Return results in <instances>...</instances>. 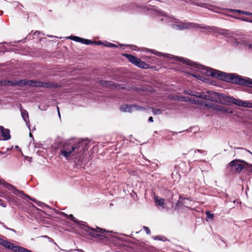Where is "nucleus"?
<instances>
[{
  "label": "nucleus",
  "mask_w": 252,
  "mask_h": 252,
  "mask_svg": "<svg viewBox=\"0 0 252 252\" xmlns=\"http://www.w3.org/2000/svg\"><path fill=\"white\" fill-rule=\"evenodd\" d=\"M181 165H182L183 166H186L187 167V164L186 163V162H183L181 163Z\"/></svg>",
  "instance_id": "obj_50"
},
{
  "label": "nucleus",
  "mask_w": 252,
  "mask_h": 252,
  "mask_svg": "<svg viewBox=\"0 0 252 252\" xmlns=\"http://www.w3.org/2000/svg\"><path fill=\"white\" fill-rule=\"evenodd\" d=\"M91 140L89 139H82L80 140V148H81V150H83L82 154L86 155L88 149L90 146Z\"/></svg>",
  "instance_id": "obj_10"
},
{
  "label": "nucleus",
  "mask_w": 252,
  "mask_h": 252,
  "mask_svg": "<svg viewBox=\"0 0 252 252\" xmlns=\"http://www.w3.org/2000/svg\"><path fill=\"white\" fill-rule=\"evenodd\" d=\"M0 205L3 207H5L6 206V203L1 199H0Z\"/></svg>",
  "instance_id": "obj_38"
},
{
  "label": "nucleus",
  "mask_w": 252,
  "mask_h": 252,
  "mask_svg": "<svg viewBox=\"0 0 252 252\" xmlns=\"http://www.w3.org/2000/svg\"><path fill=\"white\" fill-rule=\"evenodd\" d=\"M225 112L228 113H231L232 112V111L230 109L226 107Z\"/></svg>",
  "instance_id": "obj_42"
},
{
  "label": "nucleus",
  "mask_w": 252,
  "mask_h": 252,
  "mask_svg": "<svg viewBox=\"0 0 252 252\" xmlns=\"http://www.w3.org/2000/svg\"><path fill=\"white\" fill-rule=\"evenodd\" d=\"M152 112L154 113V114L157 115V114H160L162 113V110L159 109H156L154 108H152Z\"/></svg>",
  "instance_id": "obj_30"
},
{
  "label": "nucleus",
  "mask_w": 252,
  "mask_h": 252,
  "mask_svg": "<svg viewBox=\"0 0 252 252\" xmlns=\"http://www.w3.org/2000/svg\"><path fill=\"white\" fill-rule=\"evenodd\" d=\"M183 63L188 64L189 66H192L193 67L198 68V69H202V66L201 65L199 64H198L195 62H193L189 60L188 59H182V60H180Z\"/></svg>",
  "instance_id": "obj_13"
},
{
  "label": "nucleus",
  "mask_w": 252,
  "mask_h": 252,
  "mask_svg": "<svg viewBox=\"0 0 252 252\" xmlns=\"http://www.w3.org/2000/svg\"><path fill=\"white\" fill-rule=\"evenodd\" d=\"M245 160L235 159L230 161L226 166L225 172L227 175H231L234 173H240L245 169Z\"/></svg>",
  "instance_id": "obj_3"
},
{
  "label": "nucleus",
  "mask_w": 252,
  "mask_h": 252,
  "mask_svg": "<svg viewBox=\"0 0 252 252\" xmlns=\"http://www.w3.org/2000/svg\"><path fill=\"white\" fill-rule=\"evenodd\" d=\"M155 239H157V240H162V239L161 238V236H157L156 238H155Z\"/></svg>",
  "instance_id": "obj_49"
},
{
  "label": "nucleus",
  "mask_w": 252,
  "mask_h": 252,
  "mask_svg": "<svg viewBox=\"0 0 252 252\" xmlns=\"http://www.w3.org/2000/svg\"><path fill=\"white\" fill-rule=\"evenodd\" d=\"M242 20L244 21L249 22L252 23V20H250L249 18H243Z\"/></svg>",
  "instance_id": "obj_41"
},
{
  "label": "nucleus",
  "mask_w": 252,
  "mask_h": 252,
  "mask_svg": "<svg viewBox=\"0 0 252 252\" xmlns=\"http://www.w3.org/2000/svg\"><path fill=\"white\" fill-rule=\"evenodd\" d=\"M148 121L150 122H153L154 121L153 118L152 117H150L149 118Z\"/></svg>",
  "instance_id": "obj_48"
},
{
  "label": "nucleus",
  "mask_w": 252,
  "mask_h": 252,
  "mask_svg": "<svg viewBox=\"0 0 252 252\" xmlns=\"http://www.w3.org/2000/svg\"><path fill=\"white\" fill-rule=\"evenodd\" d=\"M218 95L217 97V101H218V99H220V101L222 100L224 101L226 104L230 105L231 104H233L239 106H242L247 108L248 101H243L241 99H237L233 97L227 96L224 94L218 93Z\"/></svg>",
  "instance_id": "obj_4"
},
{
  "label": "nucleus",
  "mask_w": 252,
  "mask_h": 252,
  "mask_svg": "<svg viewBox=\"0 0 252 252\" xmlns=\"http://www.w3.org/2000/svg\"><path fill=\"white\" fill-rule=\"evenodd\" d=\"M76 149L77 147L75 145L71 142H66L64 143L61 148L60 155L67 158Z\"/></svg>",
  "instance_id": "obj_8"
},
{
  "label": "nucleus",
  "mask_w": 252,
  "mask_h": 252,
  "mask_svg": "<svg viewBox=\"0 0 252 252\" xmlns=\"http://www.w3.org/2000/svg\"><path fill=\"white\" fill-rule=\"evenodd\" d=\"M6 199L10 203H15V197L14 196H8L6 197Z\"/></svg>",
  "instance_id": "obj_29"
},
{
  "label": "nucleus",
  "mask_w": 252,
  "mask_h": 252,
  "mask_svg": "<svg viewBox=\"0 0 252 252\" xmlns=\"http://www.w3.org/2000/svg\"><path fill=\"white\" fill-rule=\"evenodd\" d=\"M179 199L182 200V201L184 199H186V198L183 197V195L182 194L179 195Z\"/></svg>",
  "instance_id": "obj_47"
},
{
  "label": "nucleus",
  "mask_w": 252,
  "mask_h": 252,
  "mask_svg": "<svg viewBox=\"0 0 252 252\" xmlns=\"http://www.w3.org/2000/svg\"><path fill=\"white\" fill-rule=\"evenodd\" d=\"M57 108H58V111L59 114L60 115V111H59V107H58Z\"/></svg>",
  "instance_id": "obj_53"
},
{
  "label": "nucleus",
  "mask_w": 252,
  "mask_h": 252,
  "mask_svg": "<svg viewBox=\"0 0 252 252\" xmlns=\"http://www.w3.org/2000/svg\"><path fill=\"white\" fill-rule=\"evenodd\" d=\"M80 252H84L82 250L80 249L79 250Z\"/></svg>",
  "instance_id": "obj_54"
},
{
  "label": "nucleus",
  "mask_w": 252,
  "mask_h": 252,
  "mask_svg": "<svg viewBox=\"0 0 252 252\" xmlns=\"http://www.w3.org/2000/svg\"><path fill=\"white\" fill-rule=\"evenodd\" d=\"M21 110V116L23 119L24 120L25 122L27 123L28 122H29V114L27 110L22 109Z\"/></svg>",
  "instance_id": "obj_17"
},
{
  "label": "nucleus",
  "mask_w": 252,
  "mask_h": 252,
  "mask_svg": "<svg viewBox=\"0 0 252 252\" xmlns=\"http://www.w3.org/2000/svg\"><path fill=\"white\" fill-rule=\"evenodd\" d=\"M190 2H191V3L192 4V5H197V6H201V7H206V8H209L208 7V5H207L206 4H205V3H197L196 2H195L194 1H189Z\"/></svg>",
  "instance_id": "obj_25"
},
{
  "label": "nucleus",
  "mask_w": 252,
  "mask_h": 252,
  "mask_svg": "<svg viewBox=\"0 0 252 252\" xmlns=\"http://www.w3.org/2000/svg\"><path fill=\"white\" fill-rule=\"evenodd\" d=\"M226 107H225L220 106H219V108H218V110L223 112H225V111L226 110Z\"/></svg>",
  "instance_id": "obj_37"
},
{
  "label": "nucleus",
  "mask_w": 252,
  "mask_h": 252,
  "mask_svg": "<svg viewBox=\"0 0 252 252\" xmlns=\"http://www.w3.org/2000/svg\"><path fill=\"white\" fill-rule=\"evenodd\" d=\"M4 187L10 190H12V192L15 194L16 195H19V196L21 197L22 195H24L26 197L32 200L33 199L31 198V197L28 194H26L24 193V192L22 190H20L17 189H16L13 185L10 184L9 183H5Z\"/></svg>",
  "instance_id": "obj_9"
},
{
  "label": "nucleus",
  "mask_w": 252,
  "mask_h": 252,
  "mask_svg": "<svg viewBox=\"0 0 252 252\" xmlns=\"http://www.w3.org/2000/svg\"><path fill=\"white\" fill-rule=\"evenodd\" d=\"M247 108H252V103L248 102Z\"/></svg>",
  "instance_id": "obj_43"
},
{
  "label": "nucleus",
  "mask_w": 252,
  "mask_h": 252,
  "mask_svg": "<svg viewBox=\"0 0 252 252\" xmlns=\"http://www.w3.org/2000/svg\"><path fill=\"white\" fill-rule=\"evenodd\" d=\"M27 249L19 246H15L13 252H25Z\"/></svg>",
  "instance_id": "obj_23"
},
{
  "label": "nucleus",
  "mask_w": 252,
  "mask_h": 252,
  "mask_svg": "<svg viewBox=\"0 0 252 252\" xmlns=\"http://www.w3.org/2000/svg\"><path fill=\"white\" fill-rule=\"evenodd\" d=\"M176 28L178 30H183V29H189V28H198L200 29H205L206 30H211V31H214L216 29V27L212 26V27H209V26H202L201 25H199L197 23H190V22H188V23H181L180 24H178L176 25Z\"/></svg>",
  "instance_id": "obj_5"
},
{
  "label": "nucleus",
  "mask_w": 252,
  "mask_h": 252,
  "mask_svg": "<svg viewBox=\"0 0 252 252\" xmlns=\"http://www.w3.org/2000/svg\"><path fill=\"white\" fill-rule=\"evenodd\" d=\"M0 131L1 133V136L4 140H8L10 139L11 136L10 135L9 129L4 128L2 126H0Z\"/></svg>",
  "instance_id": "obj_14"
},
{
  "label": "nucleus",
  "mask_w": 252,
  "mask_h": 252,
  "mask_svg": "<svg viewBox=\"0 0 252 252\" xmlns=\"http://www.w3.org/2000/svg\"><path fill=\"white\" fill-rule=\"evenodd\" d=\"M68 38L74 40L76 42H79V36H70L68 37Z\"/></svg>",
  "instance_id": "obj_32"
},
{
  "label": "nucleus",
  "mask_w": 252,
  "mask_h": 252,
  "mask_svg": "<svg viewBox=\"0 0 252 252\" xmlns=\"http://www.w3.org/2000/svg\"><path fill=\"white\" fill-rule=\"evenodd\" d=\"M185 203V202L183 201L178 200L175 204V209H178L180 206L184 205Z\"/></svg>",
  "instance_id": "obj_28"
},
{
  "label": "nucleus",
  "mask_w": 252,
  "mask_h": 252,
  "mask_svg": "<svg viewBox=\"0 0 252 252\" xmlns=\"http://www.w3.org/2000/svg\"><path fill=\"white\" fill-rule=\"evenodd\" d=\"M57 87V85L55 84L52 82H44L43 88H56Z\"/></svg>",
  "instance_id": "obj_24"
},
{
  "label": "nucleus",
  "mask_w": 252,
  "mask_h": 252,
  "mask_svg": "<svg viewBox=\"0 0 252 252\" xmlns=\"http://www.w3.org/2000/svg\"><path fill=\"white\" fill-rule=\"evenodd\" d=\"M123 56L125 57L129 62L134 64L135 65L143 68H149V65L146 63L145 62L141 61L140 59L136 57L135 56L128 54H123Z\"/></svg>",
  "instance_id": "obj_6"
},
{
  "label": "nucleus",
  "mask_w": 252,
  "mask_h": 252,
  "mask_svg": "<svg viewBox=\"0 0 252 252\" xmlns=\"http://www.w3.org/2000/svg\"><path fill=\"white\" fill-rule=\"evenodd\" d=\"M5 240L0 238V245L3 246L4 243H5Z\"/></svg>",
  "instance_id": "obj_40"
},
{
  "label": "nucleus",
  "mask_w": 252,
  "mask_h": 252,
  "mask_svg": "<svg viewBox=\"0 0 252 252\" xmlns=\"http://www.w3.org/2000/svg\"><path fill=\"white\" fill-rule=\"evenodd\" d=\"M193 76L196 77L199 80H201L202 77L199 75H195L193 74Z\"/></svg>",
  "instance_id": "obj_46"
},
{
  "label": "nucleus",
  "mask_w": 252,
  "mask_h": 252,
  "mask_svg": "<svg viewBox=\"0 0 252 252\" xmlns=\"http://www.w3.org/2000/svg\"><path fill=\"white\" fill-rule=\"evenodd\" d=\"M197 151L199 152V153H203L204 151H202V150H197Z\"/></svg>",
  "instance_id": "obj_51"
},
{
  "label": "nucleus",
  "mask_w": 252,
  "mask_h": 252,
  "mask_svg": "<svg viewBox=\"0 0 252 252\" xmlns=\"http://www.w3.org/2000/svg\"><path fill=\"white\" fill-rule=\"evenodd\" d=\"M83 222V221H80V235L84 237L85 236H91L94 238H99L101 239L104 237L103 234L110 232V231H106L105 229L97 226L95 229L89 226L84 225Z\"/></svg>",
  "instance_id": "obj_2"
},
{
  "label": "nucleus",
  "mask_w": 252,
  "mask_h": 252,
  "mask_svg": "<svg viewBox=\"0 0 252 252\" xmlns=\"http://www.w3.org/2000/svg\"><path fill=\"white\" fill-rule=\"evenodd\" d=\"M244 163L245 164V169L249 173H252V164H249L247 162L245 161L244 162Z\"/></svg>",
  "instance_id": "obj_21"
},
{
  "label": "nucleus",
  "mask_w": 252,
  "mask_h": 252,
  "mask_svg": "<svg viewBox=\"0 0 252 252\" xmlns=\"http://www.w3.org/2000/svg\"><path fill=\"white\" fill-rule=\"evenodd\" d=\"M80 43L85 44L86 45H90L94 44V42L90 39H84L80 37Z\"/></svg>",
  "instance_id": "obj_22"
},
{
  "label": "nucleus",
  "mask_w": 252,
  "mask_h": 252,
  "mask_svg": "<svg viewBox=\"0 0 252 252\" xmlns=\"http://www.w3.org/2000/svg\"><path fill=\"white\" fill-rule=\"evenodd\" d=\"M131 107H132V109L133 108H135L136 110L144 111L146 109L144 107L140 106L135 104H131Z\"/></svg>",
  "instance_id": "obj_26"
},
{
  "label": "nucleus",
  "mask_w": 252,
  "mask_h": 252,
  "mask_svg": "<svg viewBox=\"0 0 252 252\" xmlns=\"http://www.w3.org/2000/svg\"><path fill=\"white\" fill-rule=\"evenodd\" d=\"M137 90V91H139V90H140L141 91H145L144 88V87H140V88H138Z\"/></svg>",
  "instance_id": "obj_45"
},
{
  "label": "nucleus",
  "mask_w": 252,
  "mask_h": 252,
  "mask_svg": "<svg viewBox=\"0 0 252 252\" xmlns=\"http://www.w3.org/2000/svg\"><path fill=\"white\" fill-rule=\"evenodd\" d=\"M206 74L214 78L219 79L229 83L246 86L252 88V79L249 78H243L235 73H227L212 69L207 70Z\"/></svg>",
  "instance_id": "obj_1"
},
{
  "label": "nucleus",
  "mask_w": 252,
  "mask_h": 252,
  "mask_svg": "<svg viewBox=\"0 0 252 252\" xmlns=\"http://www.w3.org/2000/svg\"><path fill=\"white\" fill-rule=\"evenodd\" d=\"M206 215L207 216V218L210 219H213L214 218V214H211L210 212L207 211L206 212Z\"/></svg>",
  "instance_id": "obj_31"
},
{
  "label": "nucleus",
  "mask_w": 252,
  "mask_h": 252,
  "mask_svg": "<svg viewBox=\"0 0 252 252\" xmlns=\"http://www.w3.org/2000/svg\"><path fill=\"white\" fill-rule=\"evenodd\" d=\"M111 82L109 81H106L104 80H101L99 81V84L104 87H108L111 86Z\"/></svg>",
  "instance_id": "obj_27"
},
{
  "label": "nucleus",
  "mask_w": 252,
  "mask_h": 252,
  "mask_svg": "<svg viewBox=\"0 0 252 252\" xmlns=\"http://www.w3.org/2000/svg\"><path fill=\"white\" fill-rule=\"evenodd\" d=\"M68 218L71 220L72 221H74V222H78L76 220H75V218L74 217V216L72 215H70L69 216V217Z\"/></svg>",
  "instance_id": "obj_36"
},
{
  "label": "nucleus",
  "mask_w": 252,
  "mask_h": 252,
  "mask_svg": "<svg viewBox=\"0 0 252 252\" xmlns=\"http://www.w3.org/2000/svg\"><path fill=\"white\" fill-rule=\"evenodd\" d=\"M43 82H37L34 81L32 80H28L26 79L23 80V84L22 86L27 85L29 86L32 87H44Z\"/></svg>",
  "instance_id": "obj_11"
},
{
  "label": "nucleus",
  "mask_w": 252,
  "mask_h": 252,
  "mask_svg": "<svg viewBox=\"0 0 252 252\" xmlns=\"http://www.w3.org/2000/svg\"><path fill=\"white\" fill-rule=\"evenodd\" d=\"M94 44L95 45H101L102 44V42L101 41H94Z\"/></svg>",
  "instance_id": "obj_39"
},
{
  "label": "nucleus",
  "mask_w": 252,
  "mask_h": 252,
  "mask_svg": "<svg viewBox=\"0 0 252 252\" xmlns=\"http://www.w3.org/2000/svg\"><path fill=\"white\" fill-rule=\"evenodd\" d=\"M231 10L236 13H237L243 14H245L246 15H249V16H252V13L248 12V11H243V10H239V9H234V10Z\"/></svg>",
  "instance_id": "obj_20"
},
{
  "label": "nucleus",
  "mask_w": 252,
  "mask_h": 252,
  "mask_svg": "<svg viewBox=\"0 0 252 252\" xmlns=\"http://www.w3.org/2000/svg\"><path fill=\"white\" fill-rule=\"evenodd\" d=\"M0 82L2 83L1 86H22L23 80H20L17 81H13L8 80H0Z\"/></svg>",
  "instance_id": "obj_12"
},
{
  "label": "nucleus",
  "mask_w": 252,
  "mask_h": 252,
  "mask_svg": "<svg viewBox=\"0 0 252 252\" xmlns=\"http://www.w3.org/2000/svg\"><path fill=\"white\" fill-rule=\"evenodd\" d=\"M154 200L157 205L163 207L164 204V199L159 198L158 196H154Z\"/></svg>",
  "instance_id": "obj_15"
},
{
  "label": "nucleus",
  "mask_w": 252,
  "mask_h": 252,
  "mask_svg": "<svg viewBox=\"0 0 252 252\" xmlns=\"http://www.w3.org/2000/svg\"><path fill=\"white\" fill-rule=\"evenodd\" d=\"M143 228L146 231V233L148 235H150L151 234V231H150V229L149 228V227H148L147 226H144Z\"/></svg>",
  "instance_id": "obj_35"
},
{
  "label": "nucleus",
  "mask_w": 252,
  "mask_h": 252,
  "mask_svg": "<svg viewBox=\"0 0 252 252\" xmlns=\"http://www.w3.org/2000/svg\"><path fill=\"white\" fill-rule=\"evenodd\" d=\"M190 101L194 104H197L199 105H205V106H207V104L205 103V102L201 100L195 99V98H190L189 99Z\"/></svg>",
  "instance_id": "obj_19"
},
{
  "label": "nucleus",
  "mask_w": 252,
  "mask_h": 252,
  "mask_svg": "<svg viewBox=\"0 0 252 252\" xmlns=\"http://www.w3.org/2000/svg\"><path fill=\"white\" fill-rule=\"evenodd\" d=\"M120 110L124 112H132V107H131V104L128 105V104H124L122 105L120 108Z\"/></svg>",
  "instance_id": "obj_16"
},
{
  "label": "nucleus",
  "mask_w": 252,
  "mask_h": 252,
  "mask_svg": "<svg viewBox=\"0 0 252 252\" xmlns=\"http://www.w3.org/2000/svg\"><path fill=\"white\" fill-rule=\"evenodd\" d=\"M207 94L199 93L194 91L192 96H195L197 98H201L205 100H210L214 102H217L218 93L213 91H207Z\"/></svg>",
  "instance_id": "obj_7"
},
{
  "label": "nucleus",
  "mask_w": 252,
  "mask_h": 252,
  "mask_svg": "<svg viewBox=\"0 0 252 252\" xmlns=\"http://www.w3.org/2000/svg\"><path fill=\"white\" fill-rule=\"evenodd\" d=\"M2 246L4 247L5 248L8 250H12V251H13L15 247L13 244L8 242L6 240L5 241V243H4Z\"/></svg>",
  "instance_id": "obj_18"
},
{
  "label": "nucleus",
  "mask_w": 252,
  "mask_h": 252,
  "mask_svg": "<svg viewBox=\"0 0 252 252\" xmlns=\"http://www.w3.org/2000/svg\"><path fill=\"white\" fill-rule=\"evenodd\" d=\"M184 93L186 94H189L192 96L193 94L194 91L189 90V91H185Z\"/></svg>",
  "instance_id": "obj_34"
},
{
  "label": "nucleus",
  "mask_w": 252,
  "mask_h": 252,
  "mask_svg": "<svg viewBox=\"0 0 252 252\" xmlns=\"http://www.w3.org/2000/svg\"><path fill=\"white\" fill-rule=\"evenodd\" d=\"M5 183V181L3 179H0V185H4Z\"/></svg>",
  "instance_id": "obj_44"
},
{
  "label": "nucleus",
  "mask_w": 252,
  "mask_h": 252,
  "mask_svg": "<svg viewBox=\"0 0 252 252\" xmlns=\"http://www.w3.org/2000/svg\"><path fill=\"white\" fill-rule=\"evenodd\" d=\"M249 47L250 48H252V44H251L249 45Z\"/></svg>",
  "instance_id": "obj_52"
},
{
  "label": "nucleus",
  "mask_w": 252,
  "mask_h": 252,
  "mask_svg": "<svg viewBox=\"0 0 252 252\" xmlns=\"http://www.w3.org/2000/svg\"><path fill=\"white\" fill-rule=\"evenodd\" d=\"M105 46L113 48V47H117V46L114 44L111 43H108L106 44H104Z\"/></svg>",
  "instance_id": "obj_33"
},
{
  "label": "nucleus",
  "mask_w": 252,
  "mask_h": 252,
  "mask_svg": "<svg viewBox=\"0 0 252 252\" xmlns=\"http://www.w3.org/2000/svg\"><path fill=\"white\" fill-rule=\"evenodd\" d=\"M179 169H181V167L179 165H178Z\"/></svg>",
  "instance_id": "obj_55"
}]
</instances>
